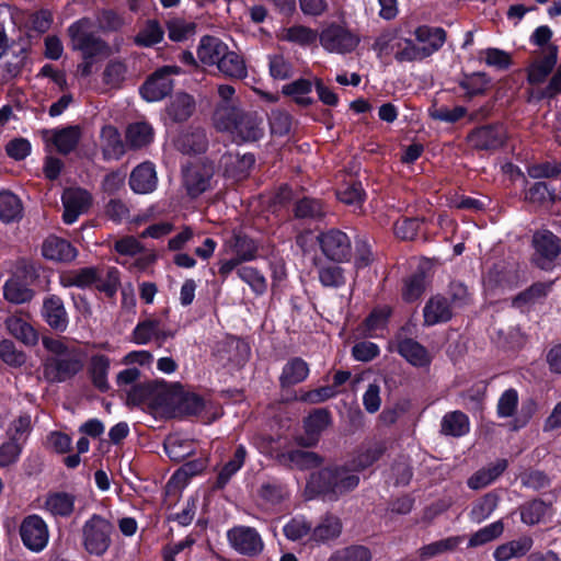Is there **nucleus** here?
I'll return each mask as SVG.
<instances>
[{
	"instance_id": "nucleus-1",
	"label": "nucleus",
	"mask_w": 561,
	"mask_h": 561,
	"mask_svg": "<svg viewBox=\"0 0 561 561\" xmlns=\"http://www.w3.org/2000/svg\"><path fill=\"white\" fill-rule=\"evenodd\" d=\"M218 130L227 131L234 141H255L263 136V119L256 113H244L238 106L218 105L214 114Z\"/></svg>"
},
{
	"instance_id": "nucleus-2",
	"label": "nucleus",
	"mask_w": 561,
	"mask_h": 561,
	"mask_svg": "<svg viewBox=\"0 0 561 561\" xmlns=\"http://www.w3.org/2000/svg\"><path fill=\"white\" fill-rule=\"evenodd\" d=\"M91 27V22L82 19L68 28L72 49L82 55L83 61L78 66V72L83 77L92 73L94 58L110 54V47L92 33Z\"/></svg>"
},
{
	"instance_id": "nucleus-3",
	"label": "nucleus",
	"mask_w": 561,
	"mask_h": 561,
	"mask_svg": "<svg viewBox=\"0 0 561 561\" xmlns=\"http://www.w3.org/2000/svg\"><path fill=\"white\" fill-rule=\"evenodd\" d=\"M359 483V477L346 467H329L310 476L308 489L323 494L329 500H335L340 495L352 491Z\"/></svg>"
},
{
	"instance_id": "nucleus-4",
	"label": "nucleus",
	"mask_w": 561,
	"mask_h": 561,
	"mask_svg": "<svg viewBox=\"0 0 561 561\" xmlns=\"http://www.w3.org/2000/svg\"><path fill=\"white\" fill-rule=\"evenodd\" d=\"M113 525L101 515L93 514L82 526L84 550L96 557L104 556L112 543Z\"/></svg>"
},
{
	"instance_id": "nucleus-5",
	"label": "nucleus",
	"mask_w": 561,
	"mask_h": 561,
	"mask_svg": "<svg viewBox=\"0 0 561 561\" xmlns=\"http://www.w3.org/2000/svg\"><path fill=\"white\" fill-rule=\"evenodd\" d=\"M173 391L164 381L154 380L133 387L127 394L128 403L161 409L174 403Z\"/></svg>"
},
{
	"instance_id": "nucleus-6",
	"label": "nucleus",
	"mask_w": 561,
	"mask_h": 561,
	"mask_svg": "<svg viewBox=\"0 0 561 561\" xmlns=\"http://www.w3.org/2000/svg\"><path fill=\"white\" fill-rule=\"evenodd\" d=\"M534 263L549 270L554 260L561 254V239L549 230H539L533 236Z\"/></svg>"
},
{
	"instance_id": "nucleus-7",
	"label": "nucleus",
	"mask_w": 561,
	"mask_h": 561,
	"mask_svg": "<svg viewBox=\"0 0 561 561\" xmlns=\"http://www.w3.org/2000/svg\"><path fill=\"white\" fill-rule=\"evenodd\" d=\"M178 66H165L158 69L140 88L141 96L148 102H158L165 98L173 88L172 77L180 75Z\"/></svg>"
},
{
	"instance_id": "nucleus-8",
	"label": "nucleus",
	"mask_w": 561,
	"mask_h": 561,
	"mask_svg": "<svg viewBox=\"0 0 561 561\" xmlns=\"http://www.w3.org/2000/svg\"><path fill=\"white\" fill-rule=\"evenodd\" d=\"M23 545L33 552L43 551L49 541V529L46 522L36 514L26 516L20 525Z\"/></svg>"
},
{
	"instance_id": "nucleus-9",
	"label": "nucleus",
	"mask_w": 561,
	"mask_h": 561,
	"mask_svg": "<svg viewBox=\"0 0 561 561\" xmlns=\"http://www.w3.org/2000/svg\"><path fill=\"white\" fill-rule=\"evenodd\" d=\"M227 538L231 548L248 557H255L264 549L263 539L253 527L234 526L227 531Z\"/></svg>"
},
{
	"instance_id": "nucleus-10",
	"label": "nucleus",
	"mask_w": 561,
	"mask_h": 561,
	"mask_svg": "<svg viewBox=\"0 0 561 561\" xmlns=\"http://www.w3.org/2000/svg\"><path fill=\"white\" fill-rule=\"evenodd\" d=\"M319 38L325 50L336 54L350 53L354 50L359 43L357 35L339 25L329 26L322 31Z\"/></svg>"
},
{
	"instance_id": "nucleus-11",
	"label": "nucleus",
	"mask_w": 561,
	"mask_h": 561,
	"mask_svg": "<svg viewBox=\"0 0 561 561\" xmlns=\"http://www.w3.org/2000/svg\"><path fill=\"white\" fill-rule=\"evenodd\" d=\"M214 168L209 163L198 162L184 170V185L187 193L195 197L204 193L210 186Z\"/></svg>"
},
{
	"instance_id": "nucleus-12",
	"label": "nucleus",
	"mask_w": 561,
	"mask_h": 561,
	"mask_svg": "<svg viewBox=\"0 0 561 561\" xmlns=\"http://www.w3.org/2000/svg\"><path fill=\"white\" fill-rule=\"evenodd\" d=\"M322 252L333 261H343L351 253V241L348 237L340 230H329L318 236Z\"/></svg>"
},
{
	"instance_id": "nucleus-13",
	"label": "nucleus",
	"mask_w": 561,
	"mask_h": 561,
	"mask_svg": "<svg viewBox=\"0 0 561 561\" xmlns=\"http://www.w3.org/2000/svg\"><path fill=\"white\" fill-rule=\"evenodd\" d=\"M81 367V362L70 357L69 353H56V356L46 362L44 374L50 381H62L78 373Z\"/></svg>"
},
{
	"instance_id": "nucleus-14",
	"label": "nucleus",
	"mask_w": 561,
	"mask_h": 561,
	"mask_svg": "<svg viewBox=\"0 0 561 561\" xmlns=\"http://www.w3.org/2000/svg\"><path fill=\"white\" fill-rule=\"evenodd\" d=\"M91 203L90 194L81 188H68L62 194L64 221L73 224L78 217L87 211Z\"/></svg>"
},
{
	"instance_id": "nucleus-15",
	"label": "nucleus",
	"mask_w": 561,
	"mask_h": 561,
	"mask_svg": "<svg viewBox=\"0 0 561 561\" xmlns=\"http://www.w3.org/2000/svg\"><path fill=\"white\" fill-rule=\"evenodd\" d=\"M330 414L323 409L314 410L304 421L305 435L297 438L301 446L309 447L318 443L321 433L330 425Z\"/></svg>"
},
{
	"instance_id": "nucleus-16",
	"label": "nucleus",
	"mask_w": 561,
	"mask_h": 561,
	"mask_svg": "<svg viewBox=\"0 0 561 561\" xmlns=\"http://www.w3.org/2000/svg\"><path fill=\"white\" fill-rule=\"evenodd\" d=\"M42 255L48 261L67 263L77 257L78 251L67 240L53 234L43 241Z\"/></svg>"
},
{
	"instance_id": "nucleus-17",
	"label": "nucleus",
	"mask_w": 561,
	"mask_h": 561,
	"mask_svg": "<svg viewBox=\"0 0 561 561\" xmlns=\"http://www.w3.org/2000/svg\"><path fill=\"white\" fill-rule=\"evenodd\" d=\"M469 142L478 149H495L501 147L506 139V130L503 126H483L472 131Z\"/></svg>"
},
{
	"instance_id": "nucleus-18",
	"label": "nucleus",
	"mask_w": 561,
	"mask_h": 561,
	"mask_svg": "<svg viewBox=\"0 0 561 561\" xmlns=\"http://www.w3.org/2000/svg\"><path fill=\"white\" fill-rule=\"evenodd\" d=\"M228 48L220 38L206 35L199 39L196 54L199 62L204 66L217 67Z\"/></svg>"
},
{
	"instance_id": "nucleus-19",
	"label": "nucleus",
	"mask_w": 561,
	"mask_h": 561,
	"mask_svg": "<svg viewBox=\"0 0 561 561\" xmlns=\"http://www.w3.org/2000/svg\"><path fill=\"white\" fill-rule=\"evenodd\" d=\"M42 316L46 323L56 331L62 332L68 327V313L64 301L58 296L51 295L44 299Z\"/></svg>"
},
{
	"instance_id": "nucleus-20",
	"label": "nucleus",
	"mask_w": 561,
	"mask_h": 561,
	"mask_svg": "<svg viewBox=\"0 0 561 561\" xmlns=\"http://www.w3.org/2000/svg\"><path fill=\"white\" fill-rule=\"evenodd\" d=\"M157 172L151 162L139 164L130 174L129 185L137 194H149L157 188Z\"/></svg>"
},
{
	"instance_id": "nucleus-21",
	"label": "nucleus",
	"mask_w": 561,
	"mask_h": 561,
	"mask_svg": "<svg viewBox=\"0 0 561 561\" xmlns=\"http://www.w3.org/2000/svg\"><path fill=\"white\" fill-rule=\"evenodd\" d=\"M276 460L282 466L300 470L317 467L321 462L320 457L316 453L299 448L278 453Z\"/></svg>"
},
{
	"instance_id": "nucleus-22",
	"label": "nucleus",
	"mask_w": 561,
	"mask_h": 561,
	"mask_svg": "<svg viewBox=\"0 0 561 561\" xmlns=\"http://www.w3.org/2000/svg\"><path fill=\"white\" fill-rule=\"evenodd\" d=\"M44 138L46 141L51 142L58 152L69 153L77 147L81 138V130L78 126L50 129L44 133Z\"/></svg>"
},
{
	"instance_id": "nucleus-23",
	"label": "nucleus",
	"mask_w": 561,
	"mask_h": 561,
	"mask_svg": "<svg viewBox=\"0 0 561 561\" xmlns=\"http://www.w3.org/2000/svg\"><path fill=\"white\" fill-rule=\"evenodd\" d=\"M414 37L421 47L424 58H426L444 45L446 33L440 27L423 25L414 31Z\"/></svg>"
},
{
	"instance_id": "nucleus-24",
	"label": "nucleus",
	"mask_w": 561,
	"mask_h": 561,
	"mask_svg": "<svg viewBox=\"0 0 561 561\" xmlns=\"http://www.w3.org/2000/svg\"><path fill=\"white\" fill-rule=\"evenodd\" d=\"M453 317V310L444 296L436 295L428 299L423 309L425 325H436L447 322Z\"/></svg>"
},
{
	"instance_id": "nucleus-25",
	"label": "nucleus",
	"mask_w": 561,
	"mask_h": 561,
	"mask_svg": "<svg viewBox=\"0 0 561 561\" xmlns=\"http://www.w3.org/2000/svg\"><path fill=\"white\" fill-rule=\"evenodd\" d=\"M76 496L68 492H53L47 494L44 510L54 517L68 518L76 508Z\"/></svg>"
},
{
	"instance_id": "nucleus-26",
	"label": "nucleus",
	"mask_w": 561,
	"mask_h": 561,
	"mask_svg": "<svg viewBox=\"0 0 561 561\" xmlns=\"http://www.w3.org/2000/svg\"><path fill=\"white\" fill-rule=\"evenodd\" d=\"M8 332L16 340L21 341L26 347H33L38 341V333L25 320L18 316L8 317L5 322Z\"/></svg>"
},
{
	"instance_id": "nucleus-27",
	"label": "nucleus",
	"mask_w": 561,
	"mask_h": 561,
	"mask_svg": "<svg viewBox=\"0 0 561 561\" xmlns=\"http://www.w3.org/2000/svg\"><path fill=\"white\" fill-rule=\"evenodd\" d=\"M534 541L529 536H523L496 547L493 558L496 561H508L525 556L533 547Z\"/></svg>"
},
{
	"instance_id": "nucleus-28",
	"label": "nucleus",
	"mask_w": 561,
	"mask_h": 561,
	"mask_svg": "<svg viewBox=\"0 0 561 561\" xmlns=\"http://www.w3.org/2000/svg\"><path fill=\"white\" fill-rule=\"evenodd\" d=\"M99 271L94 267H84L80 270L65 272L59 276V283L62 287L87 288L94 286L99 280Z\"/></svg>"
},
{
	"instance_id": "nucleus-29",
	"label": "nucleus",
	"mask_w": 561,
	"mask_h": 561,
	"mask_svg": "<svg viewBox=\"0 0 561 561\" xmlns=\"http://www.w3.org/2000/svg\"><path fill=\"white\" fill-rule=\"evenodd\" d=\"M507 468L506 459H497L488 467L480 469L468 480V486L472 490H480L495 481Z\"/></svg>"
},
{
	"instance_id": "nucleus-30",
	"label": "nucleus",
	"mask_w": 561,
	"mask_h": 561,
	"mask_svg": "<svg viewBox=\"0 0 561 561\" xmlns=\"http://www.w3.org/2000/svg\"><path fill=\"white\" fill-rule=\"evenodd\" d=\"M3 296L9 302L20 305L30 301L34 293L24 279L13 275L3 286Z\"/></svg>"
},
{
	"instance_id": "nucleus-31",
	"label": "nucleus",
	"mask_w": 561,
	"mask_h": 561,
	"mask_svg": "<svg viewBox=\"0 0 561 561\" xmlns=\"http://www.w3.org/2000/svg\"><path fill=\"white\" fill-rule=\"evenodd\" d=\"M341 520L335 516H325L312 529L309 540L316 543H325L337 538L341 535Z\"/></svg>"
},
{
	"instance_id": "nucleus-32",
	"label": "nucleus",
	"mask_w": 561,
	"mask_h": 561,
	"mask_svg": "<svg viewBox=\"0 0 561 561\" xmlns=\"http://www.w3.org/2000/svg\"><path fill=\"white\" fill-rule=\"evenodd\" d=\"M470 422L461 411H453L445 414L440 423V432L444 435L460 437L469 433Z\"/></svg>"
},
{
	"instance_id": "nucleus-33",
	"label": "nucleus",
	"mask_w": 561,
	"mask_h": 561,
	"mask_svg": "<svg viewBox=\"0 0 561 561\" xmlns=\"http://www.w3.org/2000/svg\"><path fill=\"white\" fill-rule=\"evenodd\" d=\"M551 283H536L513 299V306L520 311H526L541 301L550 291Z\"/></svg>"
},
{
	"instance_id": "nucleus-34",
	"label": "nucleus",
	"mask_w": 561,
	"mask_h": 561,
	"mask_svg": "<svg viewBox=\"0 0 561 561\" xmlns=\"http://www.w3.org/2000/svg\"><path fill=\"white\" fill-rule=\"evenodd\" d=\"M164 336V325L161 320L148 318L139 322L133 332L134 342L138 345H145L153 339Z\"/></svg>"
},
{
	"instance_id": "nucleus-35",
	"label": "nucleus",
	"mask_w": 561,
	"mask_h": 561,
	"mask_svg": "<svg viewBox=\"0 0 561 561\" xmlns=\"http://www.w3.org/2000/svg\"><path fill=\"white\" fill-rule=\"evenodd\" d=\"M101 146L105 159H118L124 153L121 135L113 126H104L101 130Z\"/></svg>"
},
{
	"instance_id": "nucleus-36",
	"label": "nucleus",
	"mask_w": 561,
	"mask_h": 561,
	"mask_svg": "<svg viewBox=\"0 0 561 561\" xmlns=\"http://www.w3.org/2000/svg\"><path fill=\"white\" fill-rule=\"evenodd\" d=\"M128 77V68L121 59L110 60L102 72V82L108 89H118Z\"/></svg>"
},
{
	"instance_id": "nucleus-37",
	"label": "nucleus",
	"mask_w": 561,
	"mask_h": 561,
	"mask_svg": "<svg viewBox=\"0 0 561 561\" xmlns=\"http://www.w3.org/2000/svg\"><path fill=\"white\" fill-rule=\"evenodd\" d=\"M463 541V537L461 536H451L447 537L428 545L423 546L419 549V557L422 561L428 560L433 557L451 552L458 548V546Z\"/></svg>"
},
{
	"instance_id": "nucleus-38",
	"label": "nucleus",
	"mask_w": 561,
	"mask_h": 561,
	"mask_svg": "<svg viewBox=\"0 0 561 561\" xmlns=\"http://www.w3.org/2000/svg\"><path fill=\"white\" fill-rule=\"evenodd\" d=\"M207 140L203 130L186 131L174 141V146L183 153H199L206 149Z\"/></svg>"
},
{
	"instance_id": "nucleus-39",
	"label": "nucleus",
	"mask_w": 561,
	"mask_h": 561,
	"mask_svg": "<svg viewBox=\"0 0 561 561\" xmlns=\"http://www.w3.org/2000/svg\"><path fill=\"white\" fill-rule=\"evenodd\" d=\"M217 69L225 76L243 79L247 77L248 69L243 58L228 48L227 54L220 60Z\"/></svg>"
},
{
	"instance_id": "nucleus-40",
	"label": "nucleus",
	"mask_w": 561,
	"mask_h": 561,
	"mask_svg": "<svg viewBox=\"0 0 561 561\" xmlns=\"http://www.w3.org/2000/svg\"><path fill=\"white\" fill-rule=\"evenodd\" d=\"M557 64V49L554 48L543 58L534 61L528 67V81L533 84L541 83L546 80Z\"/></svg>"
},
{
	"instance_id": "nucleus-41",
	"label": "nucleus",
	"mask_w": 561,
	"mask_h": 561,
	"mask_svg": "<svg viewBox=\"0 0 561 561\" xmlns=\"http://www.w3.org/2000/svg\"><path fill=\"white\" fill-rule=\"evenodd\" d=\"M313 84L314 83L308 79H298L283 85L282 93L291 96L294 101L299 105H310L312 103L310 93L312 91Z\"/></svg>"
},
{
	"instance_id": "nucleus-42",
	"label": "nucleus",
	"mask_w": 561,
	"mask_h": 561,
	"mask_svg": "<svg viewBox=\"0 0 561 561\" xmlns=\"http://www.w3.org/2000/svg\"><path fill=\"white\" fill-rule=\"evenodd\" d=\"M247 458V449L243 445H239L234 450L232 458L225 463L217 477V486L224 488L230 479L242 468Z\"/></svg>"
},
{
	"instance_id": "nucleus-43",
	"label": "nucleus",
	"mask_w": 561,
	"mask_h": 561,
	"mask_svg": "<svg viewBox=\"0 0 561 561\" xmlns=\"http://www.w3.org/2000/svg\"><path fill=\"white\" fill-rule=\"evenodd\" d=\"M318 32L304 26V25H295L291 27L283 28L279 37L284 41L295 43L300 46H308L316 43L318 38Z\"/></svg>"
},
{
	"instance_id": "nucleus-44",
	"label": "nucleus",
	"mask_w": 561,
	"mask_h": 561,
	"mask_svg": "<svg viewBox=\"0 0 561 561\" xmlns=\"http://www.w3.org/2000/svg\"><path fill=\"white\" fill-rule=\"evenodd\" d=\"M126 139L130 147L141 148L153 140V129L148 123H135L128 126Z\"/></svg>"
},
{
	"instance_id": "nucleus-45",
	"label": "nucleus",
	"mask_w": 561,
	"mask_h": 561,
	"mask_svg": "<svg viewBox=\"0 0 561 561\" xmlns=\"http://www.w3.org/2000/svg\"><path fill=\"white\" fill-rule=\"evenodd\" d=\"M309 374L307 363L300 358L288 362L282 373L280 382L283 386H290L304 381Z\"/></svg>"
},
{
	"instance_id": "nucleus-46",
	"label": "nucleus",
	"mask_w": 561,
	"mask_h": 561,
	"mask_svg": "<svg viewBox=\"0 0 561 561\" xmlns=\"http://www.w3.org/2000/svg\"><path fill=\"white\" fill-rule=\"evenodd\" d=\"M22 216V204L16 195L10 192L0 193V219L12 222Z\"/></svg>"
},
{
	"instance_id": "nucleus-47",
	"label": "nucleus",
	"mask_w": 561,
	"mask_h": 561,
	"mask_svg": "<svg viewBox=\"0 0 561 561\" xmlns=\"http://www.w3.org/2000/svg\"><path fill=\"white\" fill-rule=\"evenodd\" d=\"M401 38L402 35L398 31H386L376 38L373 48L380 57L393 54L397 58Z\"/></svg>"
},
{
	"instance_id": "nucleus-48",
	"label": "nucleus",
	"mask_w": 561,
	"mask_h": 561,
	"mask_svg": "<svg viewBox=\"0 0 561 561\" xmlns=\"http://www.w3.org/2000/svg\"><path fill=\"white\" fill-rule=\"evenodd\" d=\"M499 496L494 493H488L477 501L470 512V517L476 523H481L489 518L496 510Z\"/></svg>"
},
{
	"instance_id": "nucleus-49",
	"label": "nucleus",
	"mask_w": 561,
	"mask_h": 561,
	"mask_svg": "<svg viewBox=\"0 0 561 561\" xmlns=\"http://www.w3.org/2000/svg\"><path fill=\"white\" fill-rule=\"evenodd\" d=\"M550 507L540 500L531 501L525 504L520 510L522 522L527 525L541 523L549 514Z\"/></svg>"
},
{
	"instance_id": "nucleus-50",
	"label": "nucleus",
	"mask_w": 561,
	"mask_h": 561,
	"mask_svg": "<svg viewBox=\"0 0 561 561\" xmlns=\"http://www.w3.org/2000/svg\"><path fill=\"white\" fill-rule=\"evenodd\" d=\"M254 157L252 154H243L241 157H232L231 154L226 158L225 163L231 164V168H227L226 172L229 176L233 178L237 181L244 179L250 169L254 164Z\"/></svg>"
},
{
	"instance_id": "nucleus-51",
	"label": "nucleus",
	"mask_w": 561,
	"mask_h": 561,
	"mask_svg": "<svg viewBox=\"0 0 561 561\" xmlns=\"http://www.w3.org/2000/svg\"><path fill=\"white\" fill-rule=\"evenodd\" d=\"M194 111V100L191 95L178 94L171 102L168 113L175 121L187 119Z\"/></svg>"
},
{
	"instance_id": "nucleus-52",
	"label": "nucleus",
	"mask_w": 561,
	"mask_h": 561,
	"mask_svg": "<svg viewBox=\"0 0 561 561\" xmlns=\"http://www.w3.org/2000/svg\"><path fill=\"white\" fill-rule=\"evenodd\" d=\"M389 314L390 310L387 307L375 309L365 320L363 327L359 328V334L367 336L375 335L379 330L385 328Z\"/></svg>"
},
{
	"instance_id": "nucleus-53",
	"label": "nucleus",
	"mask_w": 561,
	"mask_h": 561,
	"mask_svg": "<svg viewBox=\"0 0 561 561\" xmlns=\"http://www.w3.org/2000/svg\"><path fill=\"white\" fill-rule=\"evenodd\" d=\"M503 531L504 525L501 520L491 523L476 531L473 535H471V537L469 538L468 546L478 547L488 543L500 537L503 534Z\"/></svg>"
},
{
	"instance_id": "nucleus-54",
	"label": "nucleus",
	"mask_w": 561,
	"mask_h": 561,
	"mask_svg": "<svg viewBox=\"0 0 561 561\" xmlns=\"http://www.w3.org/2000/svg\"><path fill=\"white\" fill-rule=\"evenodd\" d=\"M195 23L175 18L168 23V35L173 42H183L195 34Z\"/></svg>"
},
{
	"instance_id": "nucleus-55",
	"label": "nucleus",
	"mask_w": 561,
	"mask_h": 561,
	"mask_svg": "<svg viewBox=\"0 0 561 561\" xmlns=\"http://www.w3.org/2000/svg\"><path fill=\"white\" fill-rule=\"evenodd\" d=\"M428 113L433 119L453 124L466 116L467 108L461 105L453 107L433 105L430 107Z\"/></svg>"
},
{
	"instance_id": "nucleus-56",
	"label": "nucleus",
	"mask_w": 561,
	"mask_h": 561,
	"mask_svg": "<svg viewBox=\"0 0 561 561\" xmlns=\"http://www.w3.org/2000/svg\"><path fill=\"white\" fill-rule=\"evenodd\" d=\"M238 276L247 283L250 288L256 295H262L266 291L267 282L265 277L254 267L251 266H242L237 271Z\"/></svg>"
},
{
	"instance_id": "nucleus-57",
	"label": "nucleus",
	"mask_w": 561,
	"mask_h": 561,
	"mask_svg": "<svg viewBox=\"0 0 561 561\" xmlns=\"http://www.w3.org/2000/svg\"><path fill=\"white\" fill-rule=\"evenodd\" d=\"M164 449L171 459L181 461L193 453V445L178 436H170L164 443Z\"/></svg>"
},
{
	"instance_id": "nucleus-58",
	"label": "nucleus",
	"mask_w": 561,
	"mask_h": 561,
	"mask_svg": "<svg viewBox=\"0 0 561 561\" xmlns=\"http://www.w3.org/2000/svg\"><path fill=\"white\" fill-rule=\"evenodd\" d=\"M426 288V278L424 273L419 272L410 276L403 286L402 296L405 301L417 300Z\"/></svg>"
},
{
	"instance_id": "nucleus-59",
	"label": "nucleus",
	"mask_w": 561,
	"mask_h": 561,
	"mask_svg": "<svg viewBox=\"0 0 561 561\" xmlns=\"http://www.w3.org/2000/svg\"><path fill=\"white\" fill-rule=\"evenodd\" d=\"M163 30L156 21H149L136 35L135 43L139 46H152L163 38Z\"/></svg>"
},
{
	"instance_id": "nucleus-60",
	"label": "nucleus",
	"mask_w": 561,
	"mask_h": 561,
	"mask_svg": "<svg viewBox=\"0 0 561 561\" xmlns=\"http://www.w3.org/2000/svg\"><path fill=\"white\" fill-rule=\"evenodd\" d=\"M311 525L307 522L305 517L297 516L291 518L284 526V534L287 539L291 541H297L306 536L311 535Z\"/></svg>"
},
{
	"instance_id": "nucleus-61",
	"label": "nucleus",
	"mask_w": 561,
	"mask_h": 561,
	"mask_svg": "<svg viewBox=\"0 0 561 561\" xmlns=\"http://www.w3.org/2000/svg\"><path fill=\"white\" fill-rule=\"evenodd\" d=\"M231 251L239 260L251 261L256 255L254 241L245 236H234Z\"/></svg>"
},
{
	"instance_id": "nucleus-62",
	"label": "nucleus",
	"mask_w": 561,
	"mask_h": 561,
	"mask_svg": "<svg viewBox=\"0 0 561 561\" xmlns=\"http://www.w3.org/2000/svg\"><path fill=\"white\" fill-rule=\"evenodd\" d=\"M288 493L286 488L276 481H268L263 483L260 489V496L265 502L276 505L283 502L287 497Z\"/></svg>"
},
{
	"instance_id": "nucleus-63",
	"label": "nucleus",
	"mask_w": 561,
	"mask_h": 561,
	"mask_svg": "<svg viewBox=\"0 0 561 561\" xmlns=\"http://www.w3.org/2000/svg\"><path fill=\"white\" fill-rule=\"evenodd\" d=\"M328 561H370V552L362 546H352L335 551Z\"/></svg>"
},
{
	"instance_id": "nucleus-64",
	"label": "nucleus",
	"mask_w": 561,
	"mask_h": 561,
	"mask_svg": "<svg viewBox=\"0 0 561 561\" xmlns=\"http://www.w3.org/2000/svg\"><path fill=\"white\" fill-rule=\"evenodd\" d=\"M364 196L365 194L360 183L348 184L337 192V198L342 203L353 206L355 209L362 207Z\"/></svg>"
}]
</instances>
